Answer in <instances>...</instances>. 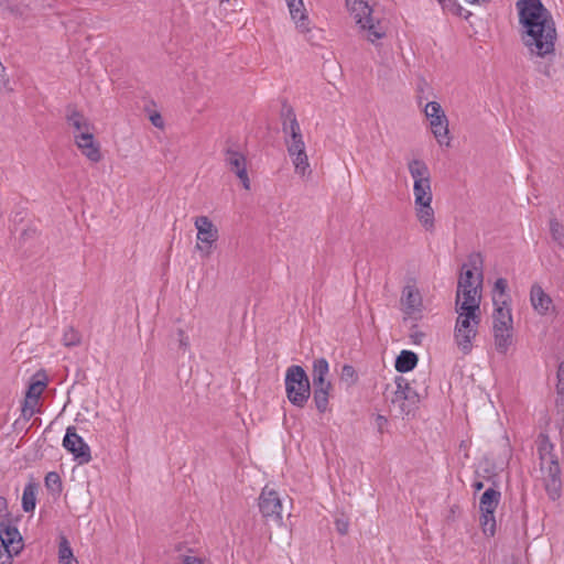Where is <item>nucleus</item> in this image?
<instances>
[{
  "mask_svg": "<svg viewBox=\"0 0 564 564\" xmlns=\"http://www.w3.org/2000/svg\"><path fill=\"white\" fill-rule=\"evenodd\" d=\"M521 24L522 42L532 57L546 59L547 63H538L539 73L551 77L552 65L550 62L555 56V42L557 33L551 12L541 0H519L516 3Z\"/></svg>",
  "mask_w": 564,
  "mask_h": 564,
  "instance_id": "nucleus-1",
  "label": "nucleus"
},
{
  "mask_svg": "<svg viewBox=\"0 0 564 564\" xmlns=\"http://www.w3.org/2000/svg\"><path fill=\"white\" fill-rule=\"evenodd\" d=\"M282 117V131L284 133L288 153L292 158L295 172L301 175H305L310 164L300 123L291 107L283 108Z\"/></svg>",
  "mask_w": 564,
  "mask_h": 564,
  "instance_id": "nucleus-2",
  "label": "nucleus"
},
{
  "mask_svg": "<svg viewBox=\"0 0 564 564\" xmlns=\"http://www.w3.org/2000/svg\"><path fill=\"white\" fill-rule=\"evenodd\" d=\"M347 8L360 29L367 32V39L375 43L386 36L387 26L372 15V9L362 0H346Z\"/></svg>",
  "mask_w": 564,
  "mask_h": 564,
  "instance_id": "nucleus-3",
  "label": "nucleus"
},
{
  "mask_svg": "<svg viewBox=\"0 0 564 564\" xmlns=\"http://www.w3.org/2000/svg\"><path fill=\"white\" fill-rule=\"evenodd\" d=\"M285 392L289 401L299 408H303L311 395L310 379L302 366L292 365L285 372Z\"/></svg>",
  "mask_w": 564,
  "mask_h": 564,
  "instance_id": "nucleus-4",
  "label": "nucleus"
},
{
  "mask_svg": "<svg viewBox=\"0 0 564 564\" xmlns=\"http://www.w3.org/2000/svg\"><path fill=\"white\" fill-rule=\"evenodd\" d=\"M329 372V365L325 358L315 359L313 362L312 380H313V401L319 413L328 410L329 393L333 384L326 379Z\"/></svg>",
  "mask_w": 564,
  "mask_h": 564,
  "instance_id": "nucleus-5",
  "label": "nucleus"
},
{
  "mask_svg": "<svg viewBox=\"0 0 564 564\" xmlns=\"http://www.w3.org/2000/svg\"><path fill=\"white\" fill-rule=\"evenodd\" d=\"M458 316L454 329V340L463 355L470 354L473 340L478 333L480 314L456 311Z\"/></svg>",
  "mask_w": 564,
  "mask_h": 564,
  "instance_id": "nucleus-6",
  "label": "nucleus"
},
{
  "mask_svg": "<svg viewBox=\"0 0 564 564\" xmlns=\"http://www.w3.org/2000/svg\"><path fill=\"white\" fill-rule=\"evenodd\" d=\"M387 399L398 408V412L402 415L411 414L420 402L419 393L411 387L409 380L402 376L395 378L391 397L387 395Z\"/></svg>",
  "mask_w": 564,
  "mask_h": 564,
  "instance_id": "nucleus-7",
  "label": "nucleus"
},
{
  "mask_svg": "<svg viewBox=\"0 0 564 564\" xmlns=\"http://www.w3.org/2000/svg\"><path fill=\"white\" fill-rule=\"evenodd\" d=\"M501 494L495 488H488L479 499L480 525L486 535L492 536L496 532L495 512L500 502Z\"/></svg>",
  "mask_w": 564,
  "mask_h": 564,
  "instance_id": "nucleus-8",
  "label": "nucleus"
},
{
  "mask_svg": "<svg viewBox=\"0 0 564 564\" xmlns=\"http://www.w3.org/2000/svg\"><path fill=\"white\" fill-rule=\"evenodd\" d=\"M424 115L430 121L431 131L440 145L449 147L448 119L437 101H430L424 107Z\"/></svg>",
  "mask_w": 564,
  "mask_h": 564,
  "instance_id": "nucleus-9",
  "label": "nucleus"
},
{
  "mask_svg": "<svg viewBox=\"0 0 564 564\" xmlns=\"http://www.w3.org/2000/svg\"><path fill=\"white\" fill-rule=\"evenodd\" d=\"M197 230L196 249L202 252L204 257H209L214 243L218 239V229L207 216H198L194 221Z\"/></svg>",
  "mask_w": 564,
  "mask_h": 564,
  "instance_id": "nucleus-10",
  "label": "nucleus"
},
{
  "mask_svg": "<svg viewBox=\"0 0 564 564\" xmlns=\"http://www.w3.org/2000/svg\"><path fill=\"white\" fill-rule=\"evenodd\" d=\"M484 274L476 276V288L457 289L456 311L480 314V291L482 286Z\"/></svg>",
  "mask_w": 564,
  "mask_h": 564,
  "instance_id": "nucleus-11",
  "label": "nucleus"
},
{
  "mask_svg": "<svg viewBox=\"0 0 564 564\" xmlns=\"http://www.w3.org/2000/svg\"><path fill=\"white\" fill-rule=\"evenodd\" d=\"M63 446L79 464H88L91 460L90 447L83 437L77 434L75 426H68L66 429Z\"/></svg>",
  "mask_w": 564,
  "mask_h": 564,
  "instance_id": "nucleus-12",
  "label": "nucleus"
},
{
  "mask_svg": "<svg viewBox=\"0 0 564 564\" xmlns=\"http://www.w3.org/2000/svg\"><path fill=\"white\" fill-rule=\"evenodd\" d=\"M482 264L484 260L479 252L470 253L467 262L462 267L457 289L476 288V276H479V273L482 274Z\"/></svg>",
  "mask_w": 564,
  "mask_h": 564,
  "instance_id": "nucleus-13",
  "label": "nucleus"
},
{
  "mask_svg": "<svg viewBox=\"0 0 564 564\" xmlns=\"http://www.w3.org/2000/svg\"><path fill=\"white\" fill-rule=\"evenodd\" d=\"M544 488L551 500H556L561 496L562 479H561V467L555 457H551L544 464Z\"/></svg>",
  "mask_w": 564,
  "mask_h": 564,
  "instance_id": "nucleus-14",
  "label": "nucleus"
},
{
  "mask_svg": "<svg viewBox=\"0 0 564 564\" xmlns=\"http://www.w3.org/2000/svg\"><path fill=\"white\" fill-rule=\"evenodd\" d=\"M259 509L264 518H271L275 521L282 519V503L279 494L268 486L262 489L259 497Z\"/></svg>",
  "mask_w": 564,
  "mask_h": 564,
  "instance_id": "nucleus-15",
  "label": "nucleus"
},
{
  "mask_svg": "<svg viewBox=\"0 0 564 564\" xmlns=\"http://www.w3.org/2000/svg\"><path fill=\"white\" fill-rule=\"evenodd\" d=\"M0 546L6 552L15 554L23 549V539L19 530L8 521L0 522Z\"/></svg>",
  "mask_w": 564,
  "mask_h": 564,
  "instance_id": "nucleus-16",
  "label": "nucleus"
},
{
  "mask_svg": "<svg viewBox=\"0 0 564 564\" xmlns=\"http://www.w3.org/2000/svg\"><path fill=\"white\" fill-rule=\"evenodd\" d=\"M227 167L241 181L246 189L250 188V180L247 172L246 158L242 153L228 149L225 154Z\"/></svg>",
  "mask_w": 564,
  "mask_h": 564,
  "instance_id": "nucleus-17",
  "label": "nucleus"
},
{
  "mask_svg": "<svg viewBox=\"0 0 564 564\" xmlns=\"http://www.w3.org/2000/svg\"><path fill=\"white\" fill-rule=\"evenodd\" d=\"M74 140L82 154L85 155L89 161L96 163L101 160L100 148L99 144L95 141L93 130L76 134Z\"/></svg>",
  "mask_w": 564,
  "mask_h": 564,
  "instance_id": "nucleus-18",
  "label": "nucleus"
},
{
  "mask_svg": "<svg viewBox=\"0 0 564 564\" xmlns=\"http://www.w3.org/2000/svg\"><path fill=\"white\" fill-rule=\"evenodd\" d=\"M402 311L409 315L421 313L422 311V296L420 291L414 285H405L402 290L401 296Z\"/></svg>",
  "mask_w": 564,
  "mask_h": 564,
  "instance_id": "nucleus-19",
  "label": "nucleus"
},
{
  "mask_svg": "<svg viewBox=\"0 0 564 564\" xmlns=\"http://www.w3.org/2000/svg\"><path fill=\"white\" fill-rule=\"evenodd\" d=\"M65 118L68 127L72 129L74 137L80 132H86L94 129L88 118L72 105L67 106Z\"/></svg>",
  "mask_w": 564,
  "mask_h": 564,
  "instance_id": "nucleus-20",
  "label": "nucleus"
},
{
  "mask_svg": "<svg viewBox=\"0 0 564 564\" xmlns=\"http://www.w3.org/2000/svg\"><path fill=\"white\" fill-rule=\"evenodd\" d=\"M288 3V8L291 14L292 20L294 21L296 29L301 33H307L311 31V22L306 14V10L304 8L303 0H285Z\"/></svg>",
  "mask_w": 564,
  "mask_h": 564,
  "instance_id": "nucleus-21",
  "label": "nucleus"
},
{
  "mask_svg": "<svg viewBox=\"0 0 564 564\" xmlns=\"http://www.w3.org/2000/svg\"><path fill=\"white\" fill-rule=\"evenodd\" d=\"M495 311L492 314V326L512 327V314L509 302H500L497 295L492 297Z\"/></svg>",
  "mask_w": 564,
  "mask_h": 564,
  "instance_id": "nucleus-22",
  "label": "nucleus"
},
{
  "mask_svg": "<svg viewBox=\"0 0 564 564\" xmlns=\"http://www.w3.org/2000/svg\"><path fill=\"white\" fill-rule=\"evenodd\" d=\"M530 301L540 315H546L552 306V299L539 284H533L530 291Z\"/></svg>",
  "mask_w": 564,
  "mask_h": 564,
  "instance_id": "nucleus-23",
  "label": "nucleus"
},
{
  "mask_svg": "<svg viewBox=\"0 0 564 564\" xmlns=\"http://www.w3.org/2000/svg\"><path fill=\"white\" fill-rule=\"evenodd\" d=\"M492 330L496 350L501 355H506L512 345L513 327L492 326Z\"/></svg>",
  "mask_w": 564,
  "mask_h": 564,
  "instance_id": "nucleus-24",
  "label": "nucleus"
},
{
  "mask_svg": "<svg viewBox=\"0 0 564 564\" xmlns=\"http://www.w3.org/2000/svg\"><path fill=\"white\" fill-rule=\"evenodd\" d=\"M414 204L419 221L425 228V230L432 231L434 229V210L431 206L432 202Z\"/></svg>",
  "mask_w": 564,
  "mask_h": 564,
  "instance_id": "nucleus-25",
  "label": "nucleus"
},
{
  "mask_svg": "<svg viewBox=\"0 0 564 564\" xmlns=\"http://www.w3.org/2000/svg\"><path fill=\"white\" fill-rule=\"evenodd\" d=\"M417 355L411 350H402L395 359L394 367L399 372H408L415 368Z\"/></svg>",
  "mask_w": 564,
  "mask_h": 564,
  "instance_id": "nucleus-26",
  "label": "nucleus"
},
{
  "mask_svg": "<svg viewBox=\"0 0 564 564\" xmlns=\"http://www.w3.org/2000/svg\"><path fill=\"white\" fill-rule=\"evenodd\" d=\"M409 172L414 182L431 181L430 170L425 162L419 159H413L408 163Z\"/></svg>",
  "mask_w": 564,
  "mask_h": 564,
  "instance_id": "nucleus-27",
  "label": "nucleus"
},
{
  "mask_svg": "<svg viewBox=\"0 0 564 564\" xmlns=\"http://www.w3.org/2000/svg\"><path fill=\"white\" fill-rule=\"evenodd\" d=\"M39 485L30 481L25 485L22 495V509L24 512H33L36 506V494Z\"/></svg>",
  "mask_w": 564,
  "mask_h": 564,
  "instance_id": "nucleus-28",
  "label": "nucleus"
},
{
  "mask_svg": "<svg viewBox=\"0 0 564 564\" xmlns=\"http://www.w3.org/2000/svg\"><path fill=\"white\" fill-rule=\"evenodd\" d=\"M414 203L432 202L433 195L431 181L414 182L413 184Z\"/></svg>",
  "mask_w": 564,
  "mask_h": 564,
  "instance_id": "nucleus-29",
  "label": "nucleus"
},
{
  "mask_svg": "<svg viewBox=\"0 0 564 564\" xmlns=\"http://www.w3.org/2000/svg\"><path fill=\"white\" fill-rule=\"evenodd\" d=\"M549 229L552 240L560 247L564 248V227L557 218L552 217L549 220Z\"/></svg>",
  "mask_w": 564,
  "mask_h": 564,
  "instance_id": "nucleus-30",
  "label": "nucleus"
},
{
  "mask_svg": "<svg viewBox=\"0 0 564 564\" xmlns=\"http://www.w3.org/2000/svg\"><path fill=\"white\" fill-rule=\"evenodd\" d=\"M44 388H45V382H43V381L37 380V381L32 382L26 391L25 405L36 404Z\"/></svg>",
  "mask_w": 564,
  "mask_h": 564,
  "instance_id": "nucleus-31",
  "label": "nucleus"
},
{
  "mask_svg": "<svg viewBox=\"0 0 564 564\" xmlns=\"http://www.w3.org/2000/svg\"><path fill=\"white\" fill-rule=\"evenodd\" d=\"M540 445H539V453L541 457V468L544 470V464L546 463V455L549 456V460L551 457H554L551 452L553 449V444L550 442L549 437L546 435H540Z\"/></svg>",
  "mask_w": 564,
  "mask_h": 564,
  "instance_id": "nucleus-32",
  "label": "nucleus"
},
{
  "mask_svg": "<svg viewBox=\"0 0 564 564\" xmlns=\"http://www.w3.org/2000/svg\"><path fill=\"white\" fill-rule=\"evenodd\" d=\"M44 484L47 490L53 494H59L62 491V480L56 471H50L46 474Z\"/></svg>",
  "mask_w": 564,
  "mask_h": 564,
  "instance_id": "nucleus-33",
  "label": "nucleus"
},
{
  "mask_svg": "<svg viewBox=\"0 0 564 564\" xmlns=\"http://www.w3.org/2000/svg\"><path fill=\"white\" fill-rule=\"evenodd\" d=\"M507 289H508V282L506 279L503 278H499L496 280L495 282V285H494V290H492V297L495 295H497V297L499 299L500 302H509L510 301V297L509 295L507 294Z\"/></svg>",
  "mask_w": 564,
  "mask_h": 564,
  "instance_id": "nucleus-34",
  "label": "nucleus"
},
{
  "mask_svg": "<svg viewBox=\"0 0 564 564\" xmlns=\"http://www.w3.org/2000/svg\"><path fill=\"white\" fill-rule=\"evenodd\" d=\"M74 556L73 550L66 536L62 535L58 543V561L72 560Z\"/></svg>",
  "mask_w": 564,
  "mask_h": 564,
  "instance_id": "nucleus-35",
  "label": "nucleus"
},
{
  "mask_svg": "<svg viewBox=\"0 0 564 564\" xmlns=\"http://www.w3.org/2000/svg\"><path fill=\"white\" fill-rule=\"evenodd\" d=\"M62 340L67 347L77 346L80 343V335L73 327H68L64 330Z\"/></svg>",
  "mask_w": 564,
  "mask_h": 564,
  "instance_id": "nucleus-36",
  "label": "nucleus"
},
{
  "mask_svg": "<svg viewBox=\"0 0 564 564\" xmlns=\"http://www.w3.org/2000/svg\"><path fill=\"white\" fill-rule=\"evenodd\" d=\"M340 379L348 383V386L355 384L358 380L355 368L351 365H344L340 371Z\"/></svg>",
  "mask_w": 564,
  "mask_h": 564,
  "instance_id": "nucleus-37",
  "label": "nucleus"
},
{
  "mask_svg": "<svg viewBox=\"0 0 564 564\" xmlns=\"http://www.w3.org/2000/svg\"><path fill=\"white\" fill-rule=\"evenodd\" d=\"M444 10H447L454 14H458L462 10V7L457 3L456 0H437Z\"/></svg>",
  "mask_w": 564,
  "mask_h": 564,
  "instance_id": "nucleus-38",
  "label": "nucleus"
},
{
  "mask_svg": "<svg viewBox=\"0 0 564 564\" xmlns=\"http://www.w3.org/2000/svg\"><path fill=\"white\" fill-rule=\"evenodd\" d=\"M336 530L339 534L345 535L349 529V522L347 519L338 518L335 521Z\"/></svg>",
  "mask_w": 564,
  "mask_h": 564,
  "instance_id": "nucleus-39",
  "label": "nucleus"
},
{
  "mask_svg": "<svg viewBox=\"0 0 564 564\" xmlns=\"http://www.w3.org/2000/svg\"><path fill=\"white\" fill-rule=\"evenodd\" d=\"M556 391H564V362L558 365Z\"/></svg>",
  "mask_w": 564,
  "mask_h": 564,
  "instance_id": "nucleus-40",
  "label": "nucleus"
},
{
  "mask_svg": "<svg viewBox=\"0 0 564 564\" xmlns=\"http://www.w3.org/2000/svg\"><path fill=\"white\" fill-rule=\"evenodd\" d=\"M177 335L180 337L178 338L180 348L183 349L184 351L187 350L189 347L188 336L185 335V332L183 329H178Z\"/></svg>",
  "mask_w": 564,
  "mask_h": 564,
  "instance_id": "nucleus-41",
  "label": "nucleus"
},
{
  "mask_svg": "<svg viewBox=\"0 0 564 564\" xmlns=\"http://www.w3.org/2000/svg\"><path fill=\"white\" fill-rule=\"evenodd\" d=\"M376 426L379 433H383L386 426L388 425V419L381 414H378L375 419Z\"/></svg>",
  "mask_w": 564,
  "mask_h": 564,
  "instance_id": "nucleus-42",
  "label": "nucleus"
},
{
  "mask_svg": "<svg viewBox=\"0 0 564 564\" xmlns=\"http://www.w3.org/2000/svg\"><path fill=\"white\" fill-rule=\"evenodd\" d=\"M150 121L156 128L162 129L164 127L163 118H162V116L159 112L151 113L150 115Z\"/></svg>",
  "mask_w": 564,
  "mask_h": 564,
  "instance_id": "nucleus-43",
  "label": "nucleus"
},
{
  "mask_svg": "<svg viewBox=\"0 0 564 564\" xmlns=\"http://www.w3.org/2000/svg\"><path fill=\"white\" fill-rule=\"evenodd\" d=\"M13 555H17V554L15 553L6 552L0 546V564H8Z\"/></svg>",
  "mask_w": 564,
  "mask_h": 564,
  "instance_id": "nucleus-44",
  "label": "nucleus"
},
{
  "mask_svg": "<svg viewBox=\"0 0 564 564\" xmlns=\"http://www.w3.org/2000/svg\"><path fill=\"white\" fill-rule=\"evenodd\" d=\"M556 409L564 413V391H557Z\"/></svg>",
  "mask_w": 564,
  "mask_h": 564,
  "instance_id": "nucleus-45",
  "label": "nucleus"
},
{
  "mask_svg": "<svg viewBox=\"0 0 564 564\" xmlns=\"http://www.w3.org/2000/svg\"><path fill=\"white\" fill-rule=\"evenodd\" d=\"M4 70V67L2 64H0V87L7 88L8 86V79H6L4 75L2 74Z\"/></svg>",
  "mask_w": 564,
  "mask_h": 564,
  "instance_id": "nucleus-46",
  "label": "nucleus"
},
{
  "mask_svg": "<svg viewBox=\"0 0 564 564\" xmlns=\"http://www.w3.org/2000/svg\"><path fill=\"white\" fill-rule=\"evenodd\" d=\"M183 564H202V561L197 557L187 556L185 557Z\"/></svg>",
  "mask_w": 564,
  "mask_h": 564,
  "instance_id": "nucleus-47",
  "label": "nucleus"
},
{
  "mask_svg": "<svg viewBox=\"0 0 564 564\" xmlns=\"http://www.w3.org/2000/svg\"><path fill=\"white\" fill-rule=\"evenodd\" d=\"M8 509V501L4 497H0V514L4 513Z\"/></svg>",
  "mask_w": 564,
  "mask_h": 564,
  "instance_id": "nucleus-48",
  "label": "nucleus"
},
{
  "mask_svg": "<svg viewBox=\"0 0 564 564\" xmlns=\"http://www.w3.org/2000/svg\"><path fill=\"white\" fill-rule=\"evenodd\" d=\"M59 564H78V561L76 560V557H73L72 560H61L58 561Z\"/></svg>",
  "mask_w": 564,
  "mask_h": 564,
  "instance_id": "nucleus-49",
  "label": "nucleus"
},
{
  "mask_svg": "<svg viewBox=\"0 0 564 564\" xmlns=\"http://www.w3.org/2000/svg\"><path fill=\"white\" fill-rule=\"evenodd\" d=\"M473 487H474V489H475L476 491H479V490H481V489L484 488V484H482L481 481H475V482L473 484Z\"/></svg>",
  "mask_w": 564,
  "mask_h": 564,
  "instance_id": "nucleus-50",
  "label": "nucleus"
},
{
  "mask_svg": "<svg viewBox=\"0 0 564 564\" xmlns=\"http://www.w3.org/2000/svg\"><path fill=\"white\" fill-rule=\"evenodd\" d=\"M466 1H467V2H469V3H476V2H478L479 0H466Z\"/></svg>",
  "mask_w": 564,
  "mask_h": 564,
  "instance_id": "nucleus-51",
  "label": "nucleus"
}]
</instances>
